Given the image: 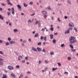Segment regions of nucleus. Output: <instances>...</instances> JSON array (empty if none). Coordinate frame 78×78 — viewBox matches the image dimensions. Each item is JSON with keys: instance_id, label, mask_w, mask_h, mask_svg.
Masks as SVG:
<instances>
[{"instance_id": "f257e3e1", "label": "nucleus", "mask_w": 78, "mask_h": 78, "mask_svg": "<svg viewBox=\"0 0 78 78\" xmlns=\"http://www.w3.org/2000/svg\"><path fill=\"white\" fill-rule=\"evenodd\" d=\"M69 41H70V43L71 44L77 42V41H76V38H75V37L73 36H71L69 38Z\"/></svg>"}, {"instance_id": "f03ea898", "label": "nucleus", "mask_w": 78, "mask_h": 78, "mask_svg": "<svg viewBox=\"0 0 78 78\" xmlns=\"http://www.w3.org/2000/svg\"><path fill=\"white\" fill-rule=\"evenodd\" d=\"M7 68L9 70H12L14 69V67L10 65L8 66Z\"/></svg>"}, {"instance_id": "7ed1b4c3", "label": "nucleus", "mask_w": 78, "mask_h": 78, "mask_svg": "<svg viewBox=\"0 0 78 78\" xmlns=\"http://www.w3.org/2000/svg\"><path fill=\"white\" fill-rule=\"evenodd\" d=\"M69 27H74V25H73V24L72 23H70L69 24Z\"/></svg>"}, {"instance_id": "20e7f679", "label": "nucleus", "mask_w": 78, "mask_h": 78, "mask_svg": "<svg viewBox=\"0 0 78 78\" xmlns=\"http://www.w3.org/2000/svg\"><path fill=\"white\" fill-rule=\"evenodd\" d=\"M17 7L20 11H21L22 10V7L20 5H17Z\"/></svg>"}, {"instance_id": "39448f33", "label": "nucleus", "mask_w": 78, "mask_h": 78, "mask_svg": "<svg viewBox=\"0 0 78 78\" xmlns=\"http://www.w3.org/2000/svg\"><path fill=\"white\" fill-rule=\"evenodd\" d=\"M12 14H13V15H14V8H12Z\"/></svg>"}, {"instance_id": "423d86ee", "label": "nucleus", "mask_w": 78, "mask_h": 78, "mask_svg": "<svg viewBox=\"0 0 78 78\" xmlns=\"http://www.w3.org/2000/svg\"><path fill=\"white\" fill-rule=\"evenodd\" d=\"M42 13L44 14H47V12H46V11L44 10L42 11Z\"/></svg>"}, {"instance_id": "0eeeda50", "label": "nucleus", "mask_w": 78, "mask_h": 78, "mask_svg": "<svg viewBox=\"0 0 78 78\" xmlns=\"http://www.w3.org/2000/svg\"><path fill=\"white\" fill-rule=\"evenodd\" d=\"M22 58V57L20 55H19L18 57V60L19 61H20L21 60V59Z\"/></svg>"}, {"instance_id": "6e6552de", "label": "nucleus", "mask_w": 78, "mask_h": 78, "mask_svg": "<svg viewBox=\"0 0 78 78\" xmlns=\"http://www.w3.org/2000/svg\"><path fill=\"white\" fill-rule=\"evenodd\" d=\"M32 50H33V51H37V49H36V48L34 47L32 48Z\"/></svg>"}, {"instance_id": "1a4fd4ad", "label": "nucleus", "mask_w": 78, "mask_h": 78, "mask_svg": "<svg viewBox=\"0 0 78 78\" xmlns=\"http://www.w3.org/2000/svg\"><path fill=\"white\" fill-rule=\"evenodd\" d=\"M37 49L39 51H42V49L39 47H37Z\"/></svg>"}, {"instance_id": "9d476101", "label": "nucleus", "mask_w": 78, "mask_h": 78, "mask_svg": "<svg viewBox=\"0 0 78 78\" xmlns=\"http://www.w3.org/2000/svg\"><path fill=\"white\" fill-rule=\"evenodd\" d=\"M70 33V31L68 29L65 32V34H68Z\"/></svg>"}, {"instance_id": "9b49d317", "label": "nucleus", "mask_w": 78, "mask_h": 78, "mask_svg": "<svg viewBox=\"0 0 78 78\" xmlns=\"http://www.w3.org/2000/svg\"><path fill=\"white\" fill-rule=\"evenodd\" d=\"M3 76L2 77V78H7V76H6V75L3 74Z\"/></svg>"}, {"instance_id": "f8f14e48", "label": "nucleus", "mask_w": 78, "mask_h": 78, "mask_svg": "<svg viewBox=\"0 0 78 78\" xmlns=\"http://www.w3.org/2000/svg\"><path fill=\"white\" fill-rule=\"evenodd\" d=\"M11 75L13 77V78H15L16 77V76H15V75L13 73H12L11 74Z\"/></svg>"}, {"instance_id": "ddd939ff", "label": "nucleus", "mask_w": 78, "mask_h": 78, "mask_svg": "<svg viewBox=\"0 0 78 78\" xmlns=\"http://www.w3.org/2000/svg\"><path fill=\"white\" fill-rule=\"evenodd\" d=\"M50 36V39H52L53 38V34H51Z\"/></svg>"}, {"instance_id": "4468645a", "label": "nucleus", "mask_w": 78, "mask_h": 78, "mask_svg": "<svg viewBox=\"0 0 78 78\" xmlns=\"http://www.w3.org/2000/svg\"><path fill=\"white\" fill-rule=\"evenodd\" d=\"M38 36H39V34L38 33L36 34L34 36L35 37H38Z\"/></svg>"}, {"instance_id": "2eb2a0df", "label": "nucleus", "mask_w": 78, "mask_h": 78, "mask_svg": "<svg viewBox=\"0 0 78 78\" xmlns=\"http://www.w3.org/2000/svg\"><path fill=\"white\" fill-rule=\"evenodd\" d=\"M15 43H16V42L13 41H10V44H14Z\"/></svg>"}, {"instance_id": "dca6fc26", "label": "nucleus", "mask_w": 78, "mask_h": 78, "mask_svg": "<svg viewBox=\"0 0 78 78\" xmlns=\"http://www.w3.org/2000/svg\"><path fill=\"white\" fill-rule=\"evenodd\" d=\"M46 9H51V7H47Z\"/></svg>"}, {"instance_id": "f3484780", "label": "nucleus", "mask_w": 78, "mask_h": 78, "mask_svg": "<svg viewBox=\"0 0 78 78\" xmlns=\"http://www.w3.org/2000/svg\"><path fill=\"white\" fill-rule=\"evenodd\" d=\"M69 47L70 48H73V46L72 44H70Z\"/></svg>"}, {"instance_id": "a211bd4d", "label": "nucleus", "mask_w": 78, "mask_h": 78, "mask_svg": "<svg viewBox=\"0 0 78 78\" xmlns=\"http://www.w3.org/2000/svg\"><path fill=\"white\" fill-rule=\"evenodd\" d=\"M23 6L24 7H27L28 6V5L26 4L25 3H24Z\"/></svg>"}, {"instance_id": "6ab92c4d", "label": "nucleus", "mask_w": 78, "mask_h": 78, "mask_svg": "<svg viewBox=\"0 0 78 78\" xmlns=\"http://www.w3.org/2000/svg\"><path fill=\"white\" fill-rule=\"evenodd\" d=\"M0 19H2V20H3V17H2V16L0 15Z\"/></svg>"}, {"instance_id": "aec40b11", "label": "nucleus", "mask_w": 78, "mask_h": 78, "mask_svg": "<svg viewBox=\"0 0 78 78\" xmlns=\"http://www.w3.org/2000/svg\"><path fill=\"white\" fill-rule=\"evenodd\" d=\"M71 57H68V58H67V59L69 61H70V60H71Z\"/></svg>"}, {"instance_id": "412c9836", "label": "nucleus", "mask_w": 78, "mask_h": 78, "mask_svg": "<svg viewBox=\"0 0 78 78\" xmlns=\"http://www.w3.org/2000/svg\"><path fill=\"white\" fill-rule=\"evenodd\" d=\"M44 39L45 41H47V37L45 36L44 37Z\"/></svg>"}, {"instance_id": "4be33fe9", "label": "nucleus", "mask_w": 78, "mask_h": 78, "mask_svg": "<svg viewBox=\"0 0 78 78\" xmlns=\"http://www.w3.org/2000/svg\"><path fill=\"white\" fill-rule=\"evenodd\" d=\"M57 69H58V68H53V69H52V70L53 71H55V70H57Z\"/></svg>"}, {"instance_id": "5701e85b", "label": "nucleus", "mask_w": 78, "mask_h": 78, "mask_svg": "<svg viewBox=\"0 0 78 78\" xmlns=\"http://www.w3.org/2000/svg\"><path fill=\"white\" fill-rule=\"evenodd\" d=\"M23 76V74L21 73L20 75V76L19 77V78H22V77Z\"/></svg>"}, {"instance_id": "b1692460", "label": "nucleus", "mask_w": 78, "mask_h": 78, "mask_svg": "<svg viewBox=\"0 0 78 78\" xmlns=\"http://www.w3.org/2000/svg\"><path fill=\"white\" fill-rule=\"evenodd\" d=\"M8 4L9 5H11V6L12 5V4L10 2H8Z\"/></svg>"}, {"instance_id": "393cba45", "label": "nucleus", "mask_w": 78, "mask_h": 78, "mask_svg": "<svg viewBox=\"0 0 78 78\" xmlns=\"http://www.w3.org/2000/svg\"><path fill=\"white\" fill-rule=\"evenodd\" d=\"M44 39V37L42 36H41V40H43Z\"/></svg>"}, {"instance_id": "a878e982", "label": "nucleus", "mask_w": 78, "mask_h": 78, "mask_svg": "<svg viewBox=\"0 0 78 78\" xmlns=\"http://www.w3.org/2000/svg\"><path fill=\"white\" fill-rule=\"evenodd\" d=\"M71 50L72 51L74 52V51H76V49H71Z\"/></svg>"}, {"instance_id": "bb28decb", "label": "nucleus", "mask_w": 78, "mask_h": 78, "mask_svg": "<svg viewBox=\"0 0 78 78\" xmlns=\"http://www.w3.org/2000/svg\"><path fill=\"white\" fill-rule=\"evenodd\" d=\"M14 32H17L18 31V30H17V29H15L14 30Z\"/></svg>"}, {"instance_id": "cd10ccee", "label": "nucleus", "mask_w": 78, "mask_h": 78, "mask_svg": "<svg viewBox=\"0 0 78 78\" xmlns=\"http://www.w3.org/2000/svg\"><path fill=\"white\" fill-rule=\"evenodd\" d=\"M42 51H43V52H44V53H45V52H46V51L45 50V49H43Z\"/></svg>"}, {"instance_id": "c85d7f7f", "label": "nucleus", "mask_w": 78, "mask_h": 78, "mask_svg": "<svg viewBox=\"0 0 78 78\" xmlns=\"http://www.w3.org/2000/svg\"><path fill=\"white\" fill-rule=\"evenodd\" d=\"M53 42L54 43V44H55V43H56V40L55 39L53 40Z\"/></svg>"}, {"instance_id": "c756f323", "label": "nucleus", "mask_w": 78, "mask_h": 78, "mask_svg": "<svg viewBox=\"0 0 78 78\" xmlns=\"http://www.w3.org/2000/svg\"><path fill=\"white\" fill-rule=\"evenodd\" d=\"M0 66H3V63H2V62H0Z\"/></svg>"}, {"instance_id": "7c9ffc66", "label": "nucleus", "mask_w": 78, "mask_h": 78, "mask_svg": "<svg viewBox=\"0 0 78 78\" xmlns=\"http://www.w3.org/2000/svg\"><path fill=\"white\" fill-rule=\"evenodd\" d=\"M9 43L8 42H6L5 44L7 46H8V45H9Z\"/></svg>"}, {"instance_id": "2f4dec72", "label": "nucleus", "mask_w": 78, "mask_h": 78, "mask_svg": "<svg viewBox=\"0 0 78 78\" xmlns=\"http://www.w3.org/2000/svg\"><path fill=\"white\" fill-rule=\"evenodd\" d=\"M29 22H30V23H31L32 22V21H31V20H29L28 21V23H29Z\"/></svg>"}, {"instance_id": "473e14b6", "label": "nucleus", "mask_w": 78, "mask_h": 78, "mask_svg": "<svg viewBox=\"0 0 78 78\" xmlns=\"http://www.w3.org/2000/svg\"><path fill=\"white\" fill-rule=\"evenodd\" d=\"M68 30H69V31H70V30H72V27H70V28H69L68 29Z\"/></svg>"}, {"instance_id": "72a5a7b5", "label": "nucleus", "mask_w": 78, "mask_h": 78, "mask_svg": "<svg viewBox=\"0 0 78 78\" xmlns=\"http://www.w3.org/2000/svg\"><path fill=\"white\" fill-rule=\"evenodd\" d=\"M39 22H38V21H36L35 22V25H36H36H37V23H39Z\"/></svg>"}, {"instance_id": "f704fd0d", "label": "nucleus", "mask_w": 78, "mask_h": 78, "mask_svg": "<svg viewBox=\"0 0 78 78\" xmlns=\"http://www.w3.org/2000/svg\"><path fill=\"white\" fill-rule=\"evenodd\" d=\"M50 30H51L52 31H53L54 30L53 27H51L50 29Z\"/></svg>"}, {"instance_id": "c9c22d12", "label": "nucleus", "mask_w": 78, "mask_h": 78, "mask_svg": "<svg viewBox=\"0 0 78 78\" xmlns=\"http://www.w3.org/2000/svg\"><path fill=\"white\" fill-rule=\"evenodd\" d=\"M38 45H41V42H39V43H38Z\"/></svg>"}, {"instance_id": "e433bc0d", "label": "nucleus", "mask_w": 78, "mask_h": 78, "mask_svg": "<svg viewBox=\"0 0 78 78\" xmlns=\"http://www.w3.org/2000/svg\"><path fill=\"white\" fill-rule=\"evenodd\" d=\"M50 54L51 55H53L54 54L53 52H51Z\"/></svg>"}, {"instance_id": "4c0bfd02", "label": "nucleus", "mask_w": 78, "mask_h": 78, "mask_svg": "<svg viewBox=\"0 0 78 78\" xmlns=\"http://www.w3.org/2000/svg\"><path fill=\"white\" fill-rule=\"evenodd\" d=\"M0 54H1V55H3V53L2 52V51H0Z\"/></svg>"}, {"instance_id": "58836bf2", "label": "nucleus", "mask_w": 78, "mask_h": 78, "mask_svg": "<svg viewBox=\"0 0 78 78\" xmlns=\"http://www.w3.org/2000/svg\"><path fill=\"white\" fill-rule=\"evenodd\" d=\"M16 68H20V66L19 65H17L16 66Z\"/></svg>"}, {"instance_id": "ea45409f", "label": "nucleus", "mask_w": 78, "mask_h": 78, "mask_svg": "<svg viewBox=\"0 0 78 78\" xmlns=\"http://www.w3.org/2000/svg\"><path fill=\"white\" fill-rule=\"evenodd\" d=\"M45 63H46V64H47L48 63V61H47V60H45Z\"/></svg>"}, {"instance_id": "a19ab883", "label": "nucleus", "mask_w": 78, "mask_h": 78, "mask_svg": "<svg viewBox=\"0 0 78 78\" xmlns=\"http://www.w3.org/2000/svg\"><path fill=\"white\" fill-rule=\"evenodd\" d=\"M48 69V68L47 67H46L44 68L45 70H47V69Z\"/></svg>"}, {"instance_id": "79ce46f5", "label": "nucleus", "mask_w": 78, "mask_h": 78, "mask_svg": "<svg viewBox=\"0 0 78 78\" xmlns=\"http://www.w3.org/2000/svg\"><path fill=\"white\" fill-rule=\"evenodd\" d=\"M64 46V44H62L61 45L62 47H63Z\"/></svg>"}, {"instance_id": "37998d69", "label": "nucleus", "mask_w": 78, "mask_h": 78, "mask_svg": "<svg viewBox=\"0 0 78 78\" xmlns=\"http://www.w3.org/2000/svg\"><path fill=\"white\" fill-rule=\"evenodd\" d=\"M68 3H69V4H70V3H71V2H70V1L69 0H68Z\"/></svg>"}, {"instance_id": "c03bdc74", "label": "nucleus", "mask_w": 78, "mask_h": 78, "mask_svg": "<svg viewBox=\"0 0 78 78\" xmlns=\"http://www.w3.org/2000/svg\"><path fill=\"white\" fill-rule=\"evenodd\" d=\"M8 40L9 41H11V38H10L9 37V38H8Z\"/></svg>"}, {"instance_id": "a18cd8bd", "label": "nucleus", "mask_w": 78, "mask_h": 78, "mask_svg": "<svg viewBox=\"0 0 78 78\" xmlns=\"http://www.w3.org/2000/svg\"><path fill=\"white\" fill-rule=\"evenodd\" d=\"M38 25L40 27H41V23H38Z\"/></svg>"}, {"instance_id": "49530a36", "label": "nucleus", "mask_w": 78, "mask_h": 78, "mask_svg": "<svg viewBox=\"0 0 78 78\" xmlns=\"http://www.w3.org/2000/svg\"><path fill=\"white\" fill-rule=\"evenodd\" d=\"M30 5H33V2H30Z\"/></svg>"}, {"instance_id": "de8ad7c7", "label": "nucleus", "mask_w": 78, "mask_h": 78, "mask_svg": "<svg viewBox=\"0 0 78 78\" xmlns=\"http://www.w3.org/2000/svg\"><path fill=\"white\" fill-rule=\"evenodd\" d=\"M7 14L8 16H9L10 15V13L9 12H7Z\"/></svg>"}, {"instance_id": "09e8293b", "label": "nucleus", "mask_w": 78, "mask_h": 78, "mask_svg": "<svg viewBox=\"0 0 78 78\" xmlns=\"http://www.w3.org/2000/svg\"><path fill=\"white\" fill-rule=\"evenodd\" d=\"M1 5H2V6H5V4L4 3H2Z\"/></svg>"}, {"instance_id": "8fccbe9b", "label": "nucleus", "mask_w": 78, "mask_h": 78, "mask_svg": "<svg viewBox=\"0 0 78 78\" xmlns=\"http://www.w3.org/2000/svg\"><path fill=\"white\" fill-rule=\"evenodd\" d=\"M43 31L44 32V31H45V29H42L41 30V31Z\"/></svg>"}, {"instance_id": "3c124183", "label": "nucleus", "mask_w": 78, "mask_h": 78, "mask_svg": "<svg viewBox=\"0 0 78 78\" xmlns=\"http://www.w3.org/2000/svg\"><path fill=\"white\" fill-rule=\"evenodd\" d=\"M26 42L27 41L25 40H23V43H26Z\"/></svg>"}, {"instance_id": "603ef678", "label": "nucleus", "mask_w": 78, "mask_h": 78, "mask_svg": "<svg viewBox=\"0 0 78 78\" xmlns=\"http://www.w3.org/2000/svg\"><path fill=\"white\" fill-rule=\"evenodd\" d=\"M58 66H61V63H58Z\"/></svg>"}, {"instance_id": "864d4df0", "label": "nucleus", "mask_w": 78, "mask_h": 78, "mask_svg": "<svg viewBox=\"0 0 78 78\" xmlns=\"http://www.w3.org/2000/svg\"><path fill=\"white\" fill-rule=\"evenodd\" d=\"M0 61H3V59L2 58H0Z\"/></svg>"}, {"instance_id": "5fc2aeb1", "label": "nucleus", "mask_w": 78, "mask_h": 78, "mask_svg": "<svg viewBox=\"0 0 78 78\" xmlns=\"http://www.w3.org/2000/svg\"><path fill=\"white\" fill-rule=\"evenodd\" d=\"M57 20H58V22H61V20H59V18H58Z\"/></svg>"}, {"instance_id": "6e6d98bb", "label": "nucleus", "mask_w": 78, "mask_h": 78, "mask_svg": "<svg viewBox=\"0 0 78 78\" xmlns=\"http://www.w3.org/2000/svg\"><path fill=\"white\" fill-rule=\"evenodd\" d=\"M42 62V61H40L39 60V64H41V63Z\"/></svg>"}, {"instance_id": "4d7b16f0", "label": "nucleus", "mask_w": 78, "mask_h": 78, "mask_svg": "<svg viewBox=\"0 0 78 78\" xmlns=\"http://www.w3.org/2000/svg\"><path fill=\"white\" fill-rule=\"evenodd\" d=\"M47 17V16L46 15H45L44 16V18L45 19L46 18V17Z\"/></svg>"}, {"instance_id": "13d9d810", "label": "nucleus", "mask_w": 78, "mask_h": 78, "mask_svg": "<svg viewBox=\"0 0 78 78\" xmlns=\"http://www.w3.org/2000/svg\"><path fill=\"white\" fill-rule=\"evenodd\" d=\"M29 42H31V38L29 39Z\"/></svg>"}, {"instance_id": "bf43d9fd", "label": "nucleus", "mask_w": 78, "mask_h": 78, "mask_svg": "<svg viewBox=\"0 0 78 78\" xmlns=\"http://www.w3.org/2000/svg\"><path fill=\"white\" fill-rule=\"evenodd\" d=\"M25 62V60H23L22 61V62H23V63H24V62Z\"/></svg>"}, {"instance_id": "052dcab7", "label": "nucleus", "mask_w": 78, "mask_h": 78, "mask_svg": "<svg viewBox=\"0 0 78 78\" xmlns=\"http://www.w3.org/2000/svg\"><path fill=\"white\" fill-rule=\"evenodd\" d=\"M68 18V17L67 16H65V19H67Z\"/></svg>"}, {"instance_id": "680f3d73", "label": "nucleus", "mask_w": 78, "mask_h": 78, "mask_svg": "<svg viewBox=\"0 0 78 78\" xmlns=\"http://www.w3.org/2000/svg\"><path fill=\"white\" fill-rule=\"evenodd\" d=\"M58 34V33L56 32L54 34V35H57Z\"/></svg>"}, {"instance_id": "e2e57ef3", "label": "nucleus", "mask_w": 78, "mask_h": 78, "mask_svg": "<svg viewBox=\"0 0 78 78\" xmlns=\"http://www.w3.org/2000/svg\"><path fill=\"white\" fill-rule=\"evenodd\" d=\"M2 42H3V41L0 40V43H2Z\"/></svg>"}, {"instance_id": "0e129e2a", "label": "nucleus", "mask_w": 78, "mask_h": 78, "mask_svg": "<svg viewBox=\"0 0 78 78\" xmlns=\"http://www.w3.org/2000/svg\"><path fill=\"white\" fill-rule=\"evenodd\" d=\"M74 30H75L76 31H77V29H76V28H74Z\"/></svg>"}, {"instance_id": "69168bd1", "label": "nucleus", "mask_w": 78, "mask_h": 78, "mask_svg": "<svg viewBox=\"0 0 78 78\" xmlns=\"http://www.w3.org/2000/svg\"><path fill=\"white\" fill-rule=\"evenodd\" d=\"M34 15H35V13H34L33 14H32L31 15V16H34Z\"/></svg>"}, {"instance_id": "338daca9", "label": "nucleus", "mask_w": 78, "mask_h": 78, "mask_svg": "<svg viewBox=\"0 0 78 78\" xmlns=\"http://www.w3.org/2000/svg\"><path fill=\"white\" fill-rule=\"evenodd\" d=\"M75 78H78V76H75Z\"/></svg>"}, {"instance_id": "774afa93", "label": "nucleus", "mask_w": 78, "mask_h": 78, "mask_svg": "<svg viewBox=\"0 0 78 78\" xmlns=\"http://www.w3.org/2000/svg\"><path fill=\"white\" fill-rule=\"evenodd\" d=\"M66 73H67V74H68V72H65V74H66Z\"/></svg>"}]
</instances>
